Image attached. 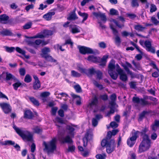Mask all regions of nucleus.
Masks as SVG:
<instances>
[{
    "instance_id": "3",
    "label": "nucleus",
    "mask_w": 159,
    "mask_h": 159,
    "mask_svg": "<svg viewBox=\"0 0 159 159\" xmlns=\"http://www.w3.org/2000/svg\"><path fill=\"white\" fill-rule=\"evenodd\" d=\"M142 139V141L139 146V152L140 153L147 151L151 146L150 140L149 137L144 135Z\"/></svg>"
},
{
    "instance_id": "55",
    "label": "nucleus",
    "mask_w": 159,
    "mask_h": 159,
    "mask_svg": "<svg viewBox=\"0 0 159 159\" xmlns=\"http://www.w3.org/2000/svg\"><path fill=\"white\" fill-rule=\"evenodd\" d=\"M99 47L102 48L104 49L107 47L106 44L104 42H101L98 44Z\"/></svg>"
},
{
    "instance_id": "47",
    "label": "nucleus",
    "mask_w": 159,
    "mask_h": 159,
    "mask_svg": "<svg viewBox=\"0 0 159 159\" xmlns=\"http://www.w3.org/2000/svg\"><path fill=\"white\" fill-rule=\"evenodd\" d=\"M16 83L13 84L14 88L16 90H17L18 88L21 84V83H20L18 80V81H16Z\"/></svg>"
},
{
    "instance_id": "46",
    "label": "nucleus",
    "mask_w": 159,
    "mask_h": 159,
    "mask_svg": "<svg viewBox=\"0 0 159 159\" xmlns=\"http://www.w3.org/2000/svg\"><path fill=\"white\" fill-rule=\"evenodd\" d=\"M93 83L95 86L99 88L100 89H103L102 85L99 84V83L96 81L93 80Z\"/></svg>"
},
{
    "instance_id": "44",
    "label": "nucleus",
    "mask_w": 159,
    "mask_h": 159,
    "mask_svg": "<svg viewBox=\"0 0 159 159\" xmlns=\"http://www.w3.org/2000/svg\"><path fill=\"white\" fill-rule=\"evenodd\" d=\"M71 74L72 76L76 77H79L81 76L80 74L74 70L71 71Z\"/></svg>"
},
{
    "instance_id": "18",
    "label": "nucleus",
    "mask_w": 159,
    "mask_h": 159,
    "mask_svg": "<svg viewBox=\"0 0 159 159\" xmlns=\"http://www.w3.org/2000/svg\"><path fill=\"white\" fill-rule=\"evenodd\" d=\"M55 14V12L54 11L49 12L44 15L43 18L47 20H51L52 16L54 15Z\"/></svg>"
},
{
    "instance_id": "31",
    "label": "nucleus",
    "mask_w": 159,
    "mask_h": 159,
    "mask_svg": "<svg viewBox=\"0 0 159 159\" xmlns=\"http://www.w3.org/2000/svg\"><path fill=\"white\" fill-rule=\"evenodd\" d=\"M159 127V121L158 120H155L154 123L152 126V130L155 132Z\"/></svg>"
},
{
    "instance_id": "4",
    "label": "nucleus",
    "mask_w": 159,
    "mask_h": 159,
    "mask_svg": "<svg viewBox=\"0 0 159 159\" xmlns=\"http://www.w3.org/2000/svg\"><path fill=\"white\" fill-rule=\"evenodd\" d=\"M101 145L102 147H106L107 152L108 153L112 152L115 149L116 145L115 140L111 139L108 141L107 139H103L101 142Z\"/></svg>"
},
{
    "instance_id": "64",
    "label": "nucleus",
    "mask_w": 159,
    "mask_h": 159,
    "mask_svg": "<svg viewBox=\"0 0 159 159\" xmlns=\"http://www.w3.org/2000/svg\"><path fill=\"white\" fill-rule=\"evenodd\" d=\"M99 17L101 18V20L102 21H106V17L104 13H101Z\"/></svg>"
},
{
    "instance_id": "13",
    "label": "nucleus",
    "mask_w": 159,
    "mask_h": 159,
    "mask_svg": "<svg viewBox=\"0 0 159 159\" xmlns=\"http://www.w3.org/2000/svg\"><path fill=\"white\" fill-rule=\"evenodd\" d=\"M98 103V100L97 97L95 96L92 99L91 102L89 104L88 107L90 109H93L94 107L97 106Z\"/></svg>"
},
{
    "instance_id": "8",
    "label": "nucleus",
    "mask_w": 159,
    "mask_h": 159,
    "mask_svg": "<svg viewBox=\"0 0 159 159\" xmlns=\"http://www.w3.org/2000/svg\"><path fill=\"white\" fill-rule=\"evenodd\" d=\"M149 99V97H144L143 98H139V97H134L132 98V101L134 103L140 104L142 106H145L149 104L148 101L146 100Z\"/></svg>"
},
{
    "instance_id": "38",
    "label": "nucleus",
    "mask_w": 159,
    "mask_h": 159,
    "mask_svg": "<svg viewBox=\"0 0 159 159\" xmlns=\"http://www.w3.org/2000/svg\"><path fill=\"white\" fill-rule=\"evenodd\" d=\"M97 75V78L100 80L102 78V73L99 70H96L95 73Z\"/></svg>"
},
{
    "instance_id": "39",
    "label": "nucleus",
    "mask_w": 159,
    "mask_h": 159,
    "mask_svg": "<svg viewBox=\"0 0 159 159\" xmlns=\"http://www.w3.org/2000/svg\"><path fill=\"white\" fill-rule=\"evenodd\" d=\"M132 63L137 69L139 70H142V67L139 62H136L134 61H133Z\"/></svg>"
},
{
    "instance_id": "7",
    "label": "nucleus",
    "mask_w": 159,
    "mask_h": 159,
    "mask_svg": "<svg viewBox=\"0 0 159 159\" xmlns=\"http://www.w3.org/2000/svg\"><path fill=\"white\" fill-rule=\"evenodd\" d=\"M115 62L114 60H112L108 65V73L112 78L116 80L117 78V74L114 71L115 68Z\"/></svg>"
},
{
    "instance_id": "34",
    "label": "nucleus",
    "mask_w": 159,
    "mask_h": 159,
    "mask_svg": "<svg viewBox=\"0 0 159 159\" xmlns=\"http://www.w3.org/2000/svg\"><path fill=\"white\" fill-rule=\"evenodd\" d=\"M134 28L136 30L139 31H142L146 28L145 27H143L140 25H135Z\"/></svg>"
},
{
    "instance_id": "11",
    "label": "nucleus",
    "mask_w": 159,
    "mask_h": 159,
    "mask_svg": "<svg viewBox=\"0 0 159 159\" xmlns=\"http://www.w3.org/2000/svg\"><path fill=\"white\" fill-rule=\"evenodd\" d=\"M0 107L5 114H8L11 111V107L9 103L6 102L0 103Z\"/></svg>"
},
{
    "instance_id": "62",
    "label": "nucleus",
    "mask_w": 159,
    "mask_h": 159,
    "mask_svg": "<svg viewBox=\"0 0 159 159\" xmlns=\"http://www.w3.org/2000/svg\"><path fill=\"white\" fill-rule=\"evenodd\" d=\"M110 125L112 128H115L118 127V125L115 122L113 121L110 123Z\"/></svg>"
},
{
    "instance_id": "25",
    "label": "nucleus",
    "mask_w": 159,
    "mask_h": 159,
    "mask_svg": "<svg viewBox=\"0 0 159 159\" xmlns=\"http://www.w3.org/2000/svg\"><path fill=\"white\" fill-rule=\"evenodd\" d=\"M29 98L30 101L34 106H39V101L34 98L33 97H29Z\"/></svg>"
},
{
    "instance_id": "48",
    "label": "nucleus",
    "mask_w": 159,
    "mask_h": 159,
    "mask_svg": "<svg viewBox=\"0 0 159 159\" xmlns=\"http://www.w3.org/2000/svg\"><path fill=\"white\" fill-rule=\"evenodd\" d=\"M115 68L116 69V71L119 74L121 72H123L124 71L123 70L120 68L118 64H116V65Z\"/></svg>"
},
{
    "instance_id": "63",
    "label": "nucleus",
    "mask_w": 159,
    "mask_h": 159,
    "mask_svg": "<svg viewBox=\"0 0 159 159\" xmlns=\"http://www.w3.org/2000/svg\"><path fill=\"white\" fill-rule=\"evenodd\" d=\"M136 84V82H131L129 83L130 88L133 89L135 88Z\"/></svg>"
},
{
    "instance_id": "29",
    "label": "nucleus",
    "mask_w": 159,
    "mask_h": 159,
    "mask_svg": "<svg viewBox=\"0 0 159 159\" xmlns=\"http://www.w3.org/2000/svg\"><path fill=\"white\" fill-rule=\"evenodd\" d=\"M120 75V78L121 80L123 81H126L128 80L127 77V75L124 72H121L119 74Z\"/></svg>"
},
{
    "instance_id": "16",
    "label": "nucleus",
    "mask_w": 159,
    "mask_h": 159,
    "mask_svg": "<svg viewBox=\"0 0 159 159\" xmlns=\"http://www.w3.org/2000/svg\"><path fill=\"white\" fill-rule=\"evenodd\" d=\"M13 80L15 82L18 81V79L16 78L14 75L11 74L7 72L6 73V80Z\"/></svg>"
},
{
    "instance_id": "58",
    "label": "nucleus",
    "mask_w": 159,
    "mask_h": 159,
    "mask_svg": "<svg viewBox=\"0 0 159 159\" xmlns=\"http://www.w3.org/2000/svg\"><path fill=\"white\" fill-rule=\"evenodd\" d=\"M50 95V93L48 92H44L42 93L41 94V96L43 97H47Z\"/></svg>"
},
{
    "instance_id": "19",
    "label": "nucleus",
    "mask_w": 159,
    "mask_h": 159,
    "mask_svg": "<svg viewBox=\"0 0 159 159\" xmlns=\"http://www.w3.org/2000/svg\"><path fill=\"white\" fill-rule=\"evenodd\" d=\"M0 34L3 36H11L12 35L11 31L8 29H3L0 31Z\"/></svg>"
},
{
    "instance_id": "56",
    "label": "nucleus",
    "mask_w": 159,
    "mask_h": 159,
    "mask_svg": "<svg viewBox=\"0 0 159 159\" xmlns=\"http://www.w3.org/2000/svg\"><path fill=\"white\" fill-rule=\"evenodd\" d=\"M151 20L155 25H157L159 23V21L155 17H152L151 18Z\"/></svg>"
},
{
    "instance_id": "5",
    "label": "nucleus",
    "mask_w": 159,
    "mask_h": 159,
    "mask_svg": "<svg viewBox=\"0 0 159 159\" xmlns=\"http://www.w3.org/2000/svg\"><path fill=\"white\" fill-rule=\"evenodd\" d=\"M56 139L54 138L47 143L44 142L43 144L45 147L44 150H46L48 153H53L56 149Z\"/></svg>"
},
{
    "instance_id": "61",
    "label": "nucleus",
    "mask_w": 159,
    "mask_h": 159,
    "mask_svg": "<svg viewBox=\"0 0 159 159\" xmlns=\"http://www.w3.org/2000/svg\"><path fill=\"white\" fill-rule=\"evenodd\" d=\"M32 25L31 23H28L23 26V28L24 29H28L31 28Z\"/></svg>"
},
{
    "instance_id": "57",
    "label": "nucleus",
    "mask_w": 159,
    "mask_h": 159,
    "mask_svg": "<svg viewBox=\"0 0 159 159\" xmlns=\"http://www.w3.org/2000/svg\"><path fill=\"white\" fill-rule=\"evenodd\" d=\"M126 15L130 19H131L135 18L137 16L135 14L132 13H127L126 14Z\"/></svg>"
},
{
    "instance_id": "37",
    "label": "nucleus",
    "mask_w": 159,
    "mask_h": 159,
    "mask_svg": "<svg viewBox=\"0 0 159 159\" xmlns=\"http://www.w3.org/2000/svg\"><path fill=\"white\" fill-rule=\"evenodd\" d=\"M71 95L72 97L74 98H78L79 100L77 101L76 104L78 105H80L81 103V98H80V97L79 96L77 95L74 94H71Z\"/></svg>"
},
{
    "instance_id": "6",
    "label": "nucleus",
    "mask_w": 159,
    "mask_h": 159,
    "mask_svg": "<svg viewBox=\"0 0 159 159\" xmlns=\"http://www.w3.org/2000/svg\"><path fill=\"white\" fill-rule=\"evenodd\" d=\"M139 43L147 51L153 54L155 53V48L154 47L152 46V42L151 41L147 40L144 41L141 39L139 40Z\"/></svg>"
},
{
    "instance_id": "9",
    "label": "nucleus",
    "mask_w": 159,
    "mask_h": 159,
    "mask_svg": "<svg viewBox=\"0 0 159 159\" xmlns=\"http://www.w3.org/2000/svg\"><path fill=\"white\" fill-rule=\"evenodd\" d=\"M110 27L112 30L113 34L116 36L115 38V43L117 45H119L121 43V41L120 38L118 36V31L111 24L110 25Z\"/></svg>"
},
{
    "instance_id": "24",
    "label": "nucleus",
    "mask_w": 159,
    "mask_h": 159,
    "mask_svg": "<svg viewBox=\"0 0 159 159\" xmlns=\"http://www.w3.org/2000/svg\"><path fill=\"white\" fill-rule=\"evenodd\" d=\"M108 58V56L107 55L104 56L101 59L100 58L99 62H101L100 65L103 66H105L106 64L107 60Z\"/></svg>"
},
{
    "instance_id": "23",
    "label": "nucleus",
    "mask_w": 159,
    "mask_h": 159,
    "mask_svg": "<svg viewBox=\"0 0 159 159\" xmlns=\"http://www.w3.org/2000/svg\"><path fill=\"white\" fill-rule=\"evenodd\" d=\"M32 112L30 110H27L24 112V117L26 118L31 119L33 117Z\"/></svg>"
},
{
    "instance_id": "33",
    "label": "nucleus",
    "mask_w": 159,
    "mask_h": 159,
    "mask_svg": "<svg viewBox=\"0 0 159 159\" xmlns=\"http://www.w3.org/2000/svg\"><path fill=\"white\" fill-rule=\"evenodd\" d=\"M122 66L124 67V69L126 71L127 74L131 76H133V72L129 70L128 67H127L125 64H122Z\"/></svg>"
},
{
    "instance_id": "59",
    "label": "nucleus",
    "mask_w": 159,
    "mask_h": 159,
    "mask_svg": "<svg viewBox=\"0 0 159 159\" xmlns=\"http://www.w3.org/2000/svg\"><path fill=\"white\" fill-rule=\"evenodd\" d=\"M19 71L20 75L21 76H24L25 74V70L24 68H20Z\"/></svg>"
},
{
    "instance_id": "40",
    "label": "nucleus",
    "mask_w": 159,
    "mask_h": 159,
    "mask_svg": "<svg viewBox=\"0 0 159 159\" xmlns=\"http://www.w3.org/2000/svg\"><path fill=\"white\" fill-rule=\"evenodd\" d=\"M96 70L93 68H91L87 70V72L86 73V74L89 75H92L95 73Z\"/></svg>"
},
{
    "instance_id": "35",
    "label": "nucleus",
    "mask_w": 159,
    "mask_h": 159,
    "mask_svg": "<svg viewBox=\"0 0 159 159\" xmlns=\"http://www.w3.org/2000/svg\"><path fill=\"white\" fill-rule=\"evenodd\" d=\"M138 0H131V6L133 7H137L139 6Z\"/></svg>"
},
{
    "instance_id": "49",
    "label": "nucleus",
    "mask_w": 159,
    "mask_h": 159,
    "mask_svg": "<svg viewBox=\"0 0 159 159\" xmlns=\"http://www.w3.org/2000/svg\"><path fill=\"white\" fill-rule=\"evenodd\" d=\"M32 80L31 77L29 75H26L25 77L24 81L26 83H29Z\"/></svg>"
},
{
    "instance_id": "22",
    "label": "nucleus",
    "mask_w": 159,
    "mask_h": 159,
    "mask_svg": "<svg viewBox=\"0 0 159 159\" xmlns=\"http://www.w3.org/2000/svg\"><path fill=\"white\" fill-rule=\"evenodd\" d=\"M9 17L6 14L0 15V22L3 24H6L7 21L9 19Z\"/></svg>"
},
{
    "instance_id": "20",
    "label": "nucleus",
    "mask_w": 159,
    "mask_h": 159,
    "mask_svg": "<svg viewBox=\"0 0 159 159\" xmlns=\"http://www.w3.org/2000/svg\"><path fill=\"white\" fill-rule=\"evenodd\" d=\"M41 51L42 53L41 55L43 57H44L48 55V53L50 52V50L49 48L45 47L42 49Z\"/></svg>"
},
{
    "instance_id": "53",
    "label": "nucleus",
    "mask_w": 159,
    "mask_h": 159,
    "mask_svg": "<svg viewBox=\"0 0 159 159\" xmlns=\"http://www.w3.org/2000/svg\"><path fill=\"white\" fill-rule=\"evenodd\" d=\"M157 10V8L156 6L153 4H152L151 5L150 12L152 13L153 12Z\"/></svg>"
},
{
    "instance_id": "2",
    "label": "nucleus",
    "mask_w": 159,
    "mask_h": 159,
    "mask_svg": "<svg viewBox=\"0 0 159 159\" xmlns=\"http://www.w3.org/2000/svg\"><path fill=\"white\" fill-rule=\"evenodd\" d=\"M66 129V132L69 135H67L65 137H64L60 135L59 137V139L63 143H71L72 142L71 138L74 136L75 129L71 126L67 125Z\"/></svg>"
},
{
    "instance_id": "41",
    "label": "nucleus",
    "mask_w": 159,
    "mask_h": 159,
    "mask_svg": "<svg viewBox=\"0 0 159 159\" xmlns=\"http://www.w3.org/2000/svg\"><path fill=\"white\" fill-rule=\"evenodd\" d=\"M110 14L112 15H119V12L116 9L112 8L110 10Z\"/></svg>"
},
{
    "instance_id": "21",
    "label": "nucleus",
    "mask_w": 159,
    "mask_h": 159,
    "mask_svg": "<svg viewBox=\"0 0 159 159\" xmlns=\"http://www.w3.org/2000/svg\"><path fill=\"white\" fill-rule=\"evenodd\" d=\"M29 43L32 45L35 44L37 45H39L40 44L42 43V45H45L47 44V43L45 42L42 41L41 39H39L36 40L34 42H33L32 41H30Z\"/></svg>"
},
{
    "instance_id": "60",
    "label": "nucleus",
    "mask_w": 159,
    "mask_h": 159,
    "mask_svg": "<svg viewBox=\"0 0 159 159\" xmlns=\"http://www.w3.org/2000/svg\"><path fill=\"white\" fill-rule=\"evenodd\" d=\"M127 143L130 147H131L135 143V142L128 139L127 141Z\"/></svg>"
},
{
    "instance_id": "30",
    "label": "nucleus",
    "mask_w": 159,
    "mask_h": 159,
    "mask_svg": "<svg viewBox=\"0 0 159 159\" xmlns=\"http://www.w3.org/2000/svg\"><path fill=\"white\" fill-rule=\"evenodd\" d=\"M139 131H137L134 132L132 136L130 137L129 139L134 142L136 139L138 137V134H139Z\"/></svg>"
},
{
    "instance_id": "28",
    "label": "nucleus",
    "mask_w": 159,
    "mask_h": 159,
    "mask_svg": "<svg viewBox=\"0 0 159 159\" xmlns=\"http://www.w3.org/2000/svg\"><path fill=\"white\" fill-rule=\"evenodd\" d=\"M78 18L75 13L71 12L69 16L67 18V19L68 20H75Z\"/></svg>"
},
{
    "instance_id": "26",
    "label": "nucleus",
    "mask_w": 159,
    "mask_h": 159,
    "mask_svg": "<svg viewBox=\"0 0 159 159\" xmlns=\"http://www.w3.org/2000/svg\"><path fill=\"white\" fill-rule=\"evenodd\" d=\"M91 135H89L88 132H87L85 135V137L83 138V141L84 142V146L85 147L87 145V143L88 140L90 139L89 137L90 136L91 137Z\"/></svg>"
},
{
    "instance_id": "52",
    "label": "nucleus",
    "mask_w": 159,
    "mask_h": 159,
    "mask_svg": "<svg viewBox=\"0 0 159 159\" xmlns=\"http://www.w3.org/2000/svg\"><path fill=\"white\" fill-rule=\"evenodd\" d=\"M97 159H105L106 155L105 154H98L96 156Z\"/></svg>"
},
{
    "instance_id": "50",
    "label": "nucleus",
    "mask_w": 159,
    "mask_h": 159,
    "mask_svg": "<svg viewBox=\"0 0 159 159\" xmlns=\"http://www.w3.org/2000/svg\"><path fill=\"white\" fill-rule=\"evenodd\" d=\"M5 49L7 52H13L15 49V48L13 47H9L6 46L5 47Z\"/></svg>"
},
{
    "instance_id": "51",
    "label": "nucleus",
    "mask_w": 159,
    "mask_h": 159,
    "mask_svg": "<svg viewBox=\"0 0 159 159\" xmlns=\"http://www.w3.org/2000/svg\"><path fill=\"white\" fill-rule=\"evenodd\" d=\"M74 88L77 93H80L82 91L81 88L79 84L75 85Z\"/></svg>"
},
{
    "instance_id": "15",
    "label": "nucleus",
    "mask_w": 159,
    "mask_h": 159,
    "mask_svg": "<svg viewBox=\"0 0 159 159\" xmlns=\"http://www.w3.org/2000/svg\"><path fill=\"white\" fill-rule=\"evenodd\" d=\"M102 118V116L101 114L96 115L95 118H93L92 119V123L94 127L98 125V120Z\"/></svg>"
},
{
    "instance_id": "12",
    "label": "nucleus",
    "mask_w": 159,
    "mask_h": 159,
    "mask_svg": "<svg viewBox=\"0 0 159 159\" xmlns=\"http://www.w3.org/2000/svg\"><path fill=\"white\" fill-rule=\"evenodd\" d=\"M79 49L80 52L83 54H85L86 53L92 54L94 53L93 51L91 48L86 47L80 46L79 47Z\"/></svg>"
},
{
    "instance_id": "42",
    "label": "nucleus",
    "mask_w": 159,
    "mask_h": 159,
    "mask_svg": "<svg viewBox=\"0 0 159 159\" xmlns=\"http://www.w3.org/2000/svg\"><path fill=\"white\" fill-rule=\"evenodd\" d=\"M33 88L35 90H37L40 87V82H34L33 84Z\"/></svg>"
},
{
    "instance_id": "45",
    "label": "nucleus",
    "mask_w": 159,
    "mask_h": 159,
    "mask_svg": "<svg viewBox=\"0 0 159 159\" xmlns=\"http://www.w3.org/2000/svg\"><path fill=\"white\" fill-rule=\"evenodd\" d=\"M148 129L146 128H145L143 129L141 132H139V133H140L141 134V136L142 137V139L144 135H146L148 137H149L146 134V132L147 131Z\"/></svg>"
},
{
    "instance_id": "10",
    "label": "nucleus",
    "mask_w": 159,
    "mask_h": 159,
    "mask_svg": "<svg viewBox=\"0 0 159 159\" xmlns=\"http://www.w3.org/2000/svg\"><path fill=\"white\" fill-rule=\"evenodd\" d=\"M53 32L52 31L50 30H44L42 32V34H38L34 37H27L28 38H42L48 36H50L53 34Z\"/></svg>"
},
{
    "instance_id": "54",
    "label": "nucleus",
    "mask_w": 159,
    "mask_h": 159,
    "mask_svg": "<svg viewBox=\"0 0 159 159\" xmlns=\"http://www.w3.org/2000/svg\"><path fill=\"white\" fill-rule=\"evenodd\" d=\"M16 50L17 52L20 54H21L22 55H24L25 53V51L23 50L18 47H17L16 48Z\"/></svg>"
},
{
    "instance_id": "17",
    "label": "nucleus",
    "mask_w": 159,
    "mask_h": 159,
    "mask_svg": "<svg viewBox=\"0 0 159 159\" xmlns=\"http://www.w3.org/2000/svg\"><path fill=\"white\" fill-rule=\"evenodd\" d=\"M88 60L89 61L96 63L99 62L100 58L97 57L93 55H90L88 57Z\"/></svg>"
},
{
    "instance_id": "27",
    "label": "nucleus",
    "mask_w": 159,
    "mask_h": 159,
    "mask_svg": "<svg viewBox=\"0 0 159 159\" xmlns=\"http://www.w3.org/2000/svg\"><path fill=\"white\" fill-rule=\"evenodd\" d=\"M78 14L80 16L83 18V19L82 21L83 23L87 19L88 16V15L87 13L85 12H81L79 11L78 12Z\"/></svg>"
},
{
    "instance_id": "1",
    "label": "nucleus",
    "mask_w": 159,
    "mask_h": 159,
    "mask_svg": "<svg viewBox=\"0 0 159 159\" xmlns=\"http://www.w3.org/2000/svg\"><path fill=\"white\" fill-rule=\"evenodd\" d=\"M13 128L16 133L25 141L32 142L33 141V134L29 131L21 128H19L13 124Z\"/></svg>"
},
{
    "instance_id": "14",
    "label": "nucleus",
    "mask_w": 159,
    "mask_h": 159,
    "mask_svg": "<svg viewBox=\"0 0 159 159\" xmlns=\"http://www.w3.org/2000/svg\"><path fill=\"white\" fill-rule=\"evenodd\" d=\"M70 32L73 34L78 33L80 32V27L74 25H70Z\"/></svg>"
},
{
    "instance_id": "43",
    "label": "nucleus",
    "mask_w": 159,
    "mask_h": 159,
    "mask_svg": "<svg viewBox=\"0 0 159 159\" xmlns=\"http://www.w3.org/2000/svg\"><path fill=\"white\" fill-rule=\"evenodd\" d=\"M116 96L115 94H112L111 96V99L112 101L111 102L110 104L113 105L115 104V102L114 101L116 100Z\"/></svg>"
},
{
    "instance_id": "36",
    "label": "nucleus",
    "mask_w": 159,
    "mask_h": 159,
    "mask_svg": "<svg viewBox=\"0 0 159 159\" xmlns=\"http://www.w3.org/2000/svg\"><path fill=\"white\" fill-rule=\"evenodd\" d=\"M44 58L48 61L55 62L57 61L56 60L54 59L51 56L49 55L45 56Z\"/></svg>"
},
{
    "instance_id": "32",
    "label": "nucleus",
    "mask_w": 159,
    "mask_h": 159,
    "mask_svg": "<svg viewBox=\"0 0 159 159\" xmlns=\"http://www.w3.org/2000/svg\"><path fill=\"white\" fill-rule=\"evenodd\" d=\"M33 130L34 133L38 134L41 133L42 131V129L37 126L34 127Z\"/></svg>"
}]
</instances>
